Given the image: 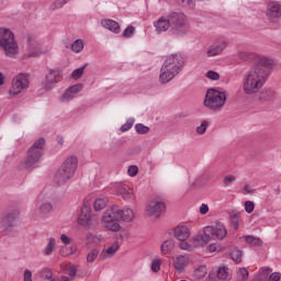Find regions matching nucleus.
Returning a JSON list of instances; mask_svg holds the SVG:
<instances>
[{"label": "nucleus", "instance_id": "nucleus-1", "mask_svg": "<svg viewBox=\"0 0 281 281\" xmlns=\"http://www.w3.org/2000/svg\"><path fill=\"white\" fill-rule=\"evenodd\" d=\"M271 59L267 57H260L258 59V64L244 76V93L251 95L252 93H258L265 87L267 78L271 74Z\"/></svg>", "mask_w": 281, "mask_h": 281}, {"label": "nucleus", "instance_id": "nucleus-2", "mask_svg": "<svg viewBox=\"0 0 281 281\" xmlns=\"http://www.w3.org/2000/svg\"><path fill=\"white\" fill-rule=\"evenodd\" d=\"M184 65L186 60L181 54H173L169 56L160 68L159 82L161 85H168L170 80H175V78L183 71Z\"/></svg>", "mask_w": 281, "mask_h": 281}, {"label": "nucleus", "instance_id": "nucleus-3", "mask_svg": "<svg viewBox=\"0 0 281 281\" xmlns=\"http://www.w3.org/2000/svg\"><path fill=\"white\" fill-rule=\"evenodd\" d=\"M227 236V228L221 224L205 226L203 228V234L194 235L191 238L193 247H204L211 240H223Z\"/></svg>", "mask_w": 281, "mask_h": 281}, {"label": "nucleus", "instance_id": "nucleus-4", "mask_svg": "<svg viewBox=\"0 0 281 281\" xmlns=\"http://www.w3.org/2000/svg\"><path fill=\"white\" fill-rule=\"evenodd\" d=\"M0 47L8 58H16L19 56V43L14 37L12 30L8 27H0Z\"/></svg>", "mask_w": 281, "mask_h": 281}, {"label": "nucleus", "instance_id": "nucleus-5", "mask_svg": "<svg viewBox=\"0 0 281 281\" xmlns=\"http://www.w3.org/2000/svg\"><path fill=\"white\" fill-rule=\"evenodd\" d=\"M44 146L45 138H38L27 150L26 159L23 162L26 170H34V168H37V164L41 161V157H43Z\"/></svg>", "mask_w": 281, "mask_h": 281}, {"label": "nucleus", "instance_id": "nucleus-6", "mask_svg": "<svg viewBox=\"0 0 281 281\" xmlns=\"http://www.w3.org/2000/svg\"><path fill=\"white\" fill-rule=\"evenodd\" d=\"M227 102V94L224 91L210 89L204 99V106L210 111H221Z\"/></svg>", "mask_w": 281, "mask_h": 281}, {"label": "nucleus", "instance_id": "nucleus-7", "mask_svg": "<svg viewBox=\"0 0 281 281\" xmlns=\"http://www.w3.org/2000/svg\"><path fill=\"white\" fill-rule=\"evenodd\" d=\"M120 206L114 205L108 209L102 215V223L110 232H120Z\"/></svg>", "mask_w": 281, "mask_h": 281}, {"label": "nucleus", "instance_id": "nucleus-8", "mask_svg": "<svg viewBox=\"0 0 281 281\" xmlns=\"http://www.w3.org/2000/svg\"><path fill=\"white\" fill-rule=\"evenodd\" d=\"M27 89H30V75H27L25 72H20L15 77H13V79L11 81V87L9 89V95H11V98H14V97L23 93V91H25Z\"/></svg>", "mask_w": 281, "mask_h": 281}, {"label": "nucleus", "instance_id": "nucleus-9", "mask_svg": "<svg viewBox=\"0 0 281 281\" xmlns=\"http://www.w3.org/2000/svg\"><path fill=\"white\" fill-rule=\"evenodd\" d=\"M171 34L173 36H186L190 32V23L183 14L173 13L171 14Z\"/></svg>", "mask_w": 281, "mask_h": 281}, {"label": "nucleus", "instance_id": "nucleus-10", "mask_svg": "<svg viewBox=\"0 0 281 281\" xmlns=\"http://www.w3.org/2000/svg\"><path fill=\"white\" fill-rule=\"evenodd\" d=\"M229 46V41L225 37L216 38L205 52L206 58H215V56H221L225 49Z\"/></svg>", "mask_w": 281, "mask_h": 281}, {"label": "nucleus", "instance_id": "nucleus-11", "mask_svg": "<svg viewBox=\"0 0 281 281\" xmlns=\"http://www.w3.org/2000/svg\"><path fill=\"white\" fill-rule=\"evenodd\" d=\"M153 25L155 27V33L158 35L168 32L169 27H172V14L160 16L158 20L154 21Z\"/></svg>", "mask_w": 281, "mask_h": 281}, {"label": "nucleus", "instance_id": "nucleus-12", "mask_svg": "<svg viewBox=\"0 0 281 281\" xmlns=\"http://www.w3.org/2000/svg\"><path fill=\"white\" fill-rule=\"evenodd\" d=\"M146 212L149 216L159 218L166 212V203L159 200H153L146 207Z\"/></svg>", "mask_w": 281, "mask_h": 281}, {"label": "nucleus", "instance_id": "nucleus-13", "mask_svg": "<svg viewBox=\"0 0 281 281\" xmlns=\"http://www.w3.org/2000/svg\"><path fill=\"white\" fill-rule=\"evenodd\" d=\"M82 91V85H75L70 86L65 90V92L59 95L58 100L61 104H67L68 102H71L74 98H77L78 93Z\"/></svg>", "mask_w": 281, "mask_h": 281}, {"label": "nucleus", "instance_id": "nucleus-14", "mask_svg": "<svg viewBox=\"0 0 281 281\" xmlns=\"http://www.w3.org/2000/svg\"><path fill=\"white\" fill-rule=\"evenodd\" d=\"M188 265H190V255L183 254L172 257V267L177 273H183L188 269Z\"/></svg>", "mask_w": 281, "mask_h": 281}, {"label": "nucleus", "instance_id": "nucleus-15", "mask_svg": "<svg viewBox=\"0 0 281 281\" xmlns=\"http://www.w3.org/2000/svg\"><path fill=\"white\" fill-rule=\"evenodd\" d=\"M46 50L43 49V44L36 37H29V58H35L36 56H43Z\"/></svg>", "mask_w": 281, "mask_h": 281}, {"label": "nucleus", "instance_id": "nucleus-16", "mask_svg": "<svg viewBox=\"0 0 281 281\" xmlns=\"http://www.w3.org/2000/svg\"><path fill=\"white\" fill-rule=\"evenodd\" d=\"M266 16L271 23H276L281 16V3L278 1L269 2L266 10Z\"/></svg>", "mask_w": 281, "mask_h": 281}, {"label": "nucleus", "instance_id": "nucleus-17", "mask_svg": "<svg viewBox=\"0 0 281 281\" xmlns=\"http://www.w3.org/2000/svg\"><path fill=\"white\" fill-rule=\"evenodd\" d=\"M60 80H63V71L58 69H49L44 81V87L49 90L54 85H58Z\"/></svg>", "mask_w": 281, "mask_h": 281}, {"label": "nucleus", "instance_id": "nucleus-18", "mask_svg": "<svg viewBox=\"0 0 281 281\" xmlns=\"http://www.w3.org/2000/svg\"><path fill=\"white\" fill-rule=\"evenodd\" d=\"M113 188L115 194H117V196H122L124 201L133 200V189H131L128 186L124 183H115Z\"/></svg>", "mask_w": 281, "mask_h": 281}, {"label": "nucleus", "instance_id": "nucleus-19", "mask_svg": "<svg viewBox=\"0 0 281 281\" xmlns=\"http://www.w3.org/2000/svg\"><path fill=\"white\" fill-rule=\"evenodd\" d=\"M78 223L82 227H89L91 225V206L83 205L78 216Z\"/></svg>", "mask_w": 281, "mask_h": 281}, {"label": "nucleus", "instance_id": "nucleus-20", "mask_svg": "<svg viewBox=\"0 0 281 281\" xmlns=\"http://www.w3.org/2000/svg\"><path fill=\"white\" fill-rule=\"evenodd\" d=\"M74 173L69 172L66 168L60 167L56 175H55V181L57 182V186H65L69 179H72Z\"/></svg>", "mask_w": 281, "mask_h": 281}, {"label": "nucleus", "instance_id": "nucleus-21", "mask_svg": "<svg viewBox=\"0 0 281 281\" xmlns=\"http://www.w3.org/2000/svg\"><path fill=\"white\" fill-rule=\"evenodd\" d=\"M191 234L190 227L186 225H179L173 228V236L177 240H188Z\"/></svg>", "mask_w": 281, "mask_h": 281}, {"label": "nucleus", "instance_id": "nucleus-22", "mask_svg": "<svg viewBox=\"0 0 281 281\" xmlns=\"http://www.w3.org/2000/svg\"><path fill=\"white\" fill-rule=\"evenodd\" d=\"M101 25L104 27V30H109V32H112V34H120L122 32V29L120 27V23L112 19H103L101 20Z\"/></svg>", "mask_w": 281, "mask_h": 281}, {"label": "nucleus", "instance_id": "nucleus-23", "mask_svg": "<svg viewBox=\"0 0 281 281\" xmlns=\"http://www.w3.org/2000/svg\"><path fill=\"white\" fill-rule=\"evenodd\" d=\"M61 168H65L68 172L76 175V170L78 168V157L69 156L61 164Z\"/></svg>", "mask_w": 281, "mask_h": 281}, {"label": "nucleus", "instance_id": "nucleus-24", "mask_svg": "<svg viewBox=\"0 0 281 281\" xmlns=\"http://www.w3.org/2000/svg\"><path fill=\"white\" fill-rule=\"evenodd\" d=\"M135 220V212H133V209L125 207L121 210L119 207V221H123V223H133Z\"/></svg>", "mask_w": 281, "mask_h": 281}, {"label": "nucleus", "instance_id": "nucleus-25", "mask_svg": "<svg viewBox=\"0 0 281 281\" xmlns=\"http://www.w3.org/2000/svg\"><path fill=\"white\" fill-rule=\"evenodd\" d=\"M119 249H120V245L113 244L112 246L103 249L100 252L99 259L100 260H109V258H113L115 256V254L117 252Z\"/></svg>", "mask_w": 281, "mask_h": 281}, {"label": "nucleus", "instance_id": "nucleus-26", "mask_svg": "<svg viewBox=\"0 0 281 281\" xmlns=\"http://www.w3.org/2000/svg\"><path fill=\"white\" fill-rule=\"evenodd\" d=\"M41 195L37 198V210L40 212V214H49V212H52V210H54V205L52 204V202H44L41 203Z\"/></svg>", "mask_w": 281, "mask_h": 281}, {"label": "nucleus", "instance_id": "nucleus-27", "mask_svg": "<svg viewBox=\"0 0 281 281\" xmlns=\"http://www.w3.org/2000/svg\"><path fill=\"white\" fill-rule=\"evenodd\" d=\"M16 218H19V211H13L4 216L2 223L5 227H12Z\"/></svg>", "mask_w": 281, "mask_h": 281}, {"label": "nucleus", "instance_id": "nucleus-28", "mask_svg": "<svg viewBox=\"0 0 281 281\" xmlns=\"http://www.w3.org/2000/svg\"><path fill=\"white\" fill-rule=\"evenodd\" d=\"M56 251V238L49 237L43 250L44 256H52Z\"/></svg>", "mask_w": 281, "mask_h": 281}, {"label": "nucleus", "instance_id": "nucleus-29", "mask_svg": "<svg viewBox=\"0 0 281 281\" xmlns=\"http://www.w3.org/2000/svg\"><path fill=\"white\" fill-rule=\"evenodd\" d=\"M74 254H76V245L74 244L61 246L59 248V256L63 258H67V256H71Z\"/></svg>", "mask_w": 281, "mask_h": 281}, {"label": "nucleus", "instance_id": "nucleus-30", "mask_svg": "<svg viewBox=\"0 0 281 281\" xmlns=\"http://www.w3.org/2000/svg\"><path fill=\"white\" fill-rule=\"evenodd\" d=\"M240 238H244V240H246V243L250 245V247H260V245H262V239H260L259 237L246 235Z\"/></svg>", "mask_w": 281, "mask_h": 281}, {"label": "nucleus", "instance_id": "nucleus-31", "mask_svg": "<svg viewBox=\"0 0 281 281\" xmlns=\"http://www.w3.org/2000/svg\"><path fill=\"white\" fill-rule=\"evenodd\" d=\"M229 218L233 223L234 229H238L240 227V212L238 211H231Z\"/></svg>", "mask_w": 281, "mask_h": 281}, {"label": "nucleus", "instance_id": "nucleus-32", "mask_svg": "<svg viewBox=\"0 0 281 281\" xmlns=\"http://www.w3.org/2000/svg\"><path fill=\"white\" fill-rule=\"evenodd\" d=\"M161 254H170L175 249V239H167L162 243L161 247Z\"/></svg>", "mask_w": 281, "mask_h": 281}, {"label": "nucleus", "instance_id": "nucleus-33", "mask_svg": "<svg viewBox=\"0 0 281 281\" xmlns=\"http://www.w3.org/2000/svg\"><path fill=\"white\" fill-rule=\"evenodd\" d=\"M98 256L100 257V250L98 248H93L92 250H90L86 258L88 265H93V262L98 260Z\"/></svg>", "mask_w": 281, "mask_h": 281}, {"label": "nucleus", "instance_id": "nucleus-34", "mask_svg": "<svg viewBox=\"0 0 281 281\" xmlns=\"http://www.w3.org/2000/svg\"><path fill=\"white\" fill-rule=\"evenodd\" d=\"M106 203H109V199L106 198H99L94 201V210L95 212H100L106 207Z\"/></svg>", "mask_w": 281, "mask_h": 281}, {"label": "nucleus", "instance_id": "nucleus-35", "mask_svg": "<svg viewBox=\"0 0 281 281\" xmlns=\"http://www.w3.org/2000/svg\"><path fill=\"white\" fill-rule=\"evenodd\" d=\"M71 49L75 54H80L85 49V42L82 40H76L71 45Z\"/></svg>", "mask_w": 281, "mask_h": 281}, {"label": "nucleus", "instance_id": "nucleus-36", "mask_svg": "<svg viewBox=\"0 0 281 281\" xmlns=\"http://www.w3.org/2000/svg\"><path fill=\"white\" fill-rule=\"evenodd\" d=\"M87 240L88 243H92L93 245H102V240H104V238L102 237V235L88 234Z\"/></svg>", "mask_w": 281, "mask_h": 281}, {"label": "nucleus", "instance_id": "nucleus-37", "mask_svg": "<svg viewBox=\"0 0 281 281\" xmlns=\"http://www.w3.org/2000/svg\"><path fill=\"white\" fill-rule=\"evenodd\" d=\"M218 280H227L229 278V269L225 266H222L217 269Z\"/></svg>", "mask_w": 281, "mask_h": 281}, {"label": "nucleus", "instance_id": "nucleus-38", "mask_svg": "<svg viewBox=\"0 0 281 281\" xmlns=\"http://www.w3.org/2000/svg\"><path fill=\"white\" fill-rule=\"evenodd\" d=\"M249 278V271L246 268H239L237 270L236 280L237 281H247Z\"/></svg>", "mask_w": 281, "mask_h": 281}, {"label": "nucleus", "instance_id": "nucleus-39", "mask_svg": "<svg viewBox=\"0 0 281 281\" xmlns=\"http://www.w3.org/2000/svg\"><path fill=\"white\" fill-rule=\"evenodd\" d=\"M85 69H87V64L75 69L72 72H71V78L74 80H78L80 78H82V74H85Z\"/></svg>", "mask_w": 281, "mask_h": 281}, {"label": "nucleus", "instance_id": "nucleus-40", "mask_svg": "<svg viewBox=\"0 0 281 281\" xmlns=\"http://www.w3.org/2000/svg\"><path fill=\"white\" fill-rule=\"evenodd\" d=\"M231 258L236 262V265L243 262V251L238 249L232 250Z\"/></svg>", "mask_w": 281, "mask_h": 281}, {"label": "nucleus", "instance_id": "nucleus-41", "mask_svg": "<svg viewBox=\"0 0 281 281\" xmlns=\"http://www.w3.org/2000/svg\"><path fill=\"white\" fill-rule=\"evenodd\" d=\"M179 248L182 249V251H193L194 245L187 241V239L180 240Z\"/></svg>", "mask_w": 281, "mask_h": 281}, {"label": "nucleus", "instance_id": "nucleus-42", "mask_svg": "<svg viewBox=\"0 0 281 281\" xmlns=\"http://www.w3.org/2000/svg\"><path fill=\"white\" fill-rule=\"evenodd\" d=\"M133 124H135V119L130 117L120 128L121 133H126V131H131L133 128Z\"/></svg>", "mask_w": 281, "mask_h": 281}, {"label": "nucleus", "instance_id": "nucleus-43", "mask_svg": "<svg viewBox=\"0 0 281 281\" xmlns=\"http://www.w3.org/2000/svg\"><path fill=\"white\" fill-rule=\"evenodd\" d=\"M207 126H210V122L202 121L201 124L196 127L195 132L198 135H205V132L207 131Z\"/></svg>", "mask_w": 281, "mask_h": 281}, {"label": "nucleus", "instance_id": "nucleus-44", "mask_svg": "<svg viewBox=\"0 0 281 281\" xmlns=\"http://www.w3.org/2000/svg\"><path fill=\"white\" fill-rule=\"evenodd\" d=\"M135 131H136V133H138V135H146L150 131V127H148L142 123H137L135 125Z\"/></svg>", "mask_w": 281, "mask_h": 281}, {"label": "nucleus", "instance_id": "nucleus-45", "mask_svg": "<svg viewBox=\"0 0 281 281\" xmlns=\"http://www.w3.org/2000/svg\"><path fill=\"white\" fill-rule=\"evenodd\" d=\"M207 274V268L205 266H200L194 270L195 278H205Z\"/></svg>", "mask_w": 281, "mask_h": 281}, {"label": "nucleus", "instance_id": "nucleus-46", "mask_svg": "<svg viewBox=\"0 0 281 281\" xmlns=\"http://www.w3.org/2000/svg\"><path fill=\"white\" fill-rule=\"evenodd\" d=\"M205 78H207V80H213V81L221 80V74L214 70H209L205 74Z\"/></svg>", "mask_w": 281, "mask_h": 281}, {"label": "nucleus", "instance_id": "nucleus-47", "mask_svg": "<svg viewBox=\"0 0 281 281\" xmlns=\"http://www.w3.org/2000/svg\"><path fill=\"white\" fill-rule=\"evenodd\" d=\"M238 58H240V60H251V58H254V54L248 53L246 50H239L237 53Z\"/></svg>", "mask_w": 281, "mask_h": 281}, {"label": "nucleus", "instance_id": "nucleus-48", "mask_svg": "<svg viewBox=\"0 0 281 281\" xmlns=\"http://www.w3.org/2000/svg\"><path fill=\"white\" fill-rule=\"evenodd\" d=\"M161 262H164V260H161V259H155V260H153V262H151V271H153L154 273H158V271H160V269H161Z\"/></svg>", "mask_w": 281, "mask_h": 281}, {"label": "nucleus", "instance_id": "nucleus-49", "mask_svg": "<svg viewBox=\"0 0 281 281\" xmlns=\"http://www.w3.org/2000/svg\"><path fill=\"white\" fill-rule=\"evenodd\" d=\"M67 1L69 0H56L55 2H53L49 7L50 10H60V8H63V5H65L67 3Z\"/></svg>", "mask_w": 281, "mask_h": 281}, {"label": "nucleus", "instance_id": "nucleus-50", "mask_svg": "<svg viewBox=\"0 0 281 281\" xmlns=\"http://www.w3.org/2000/svg\"><path fill=\"white\" fill-rule=\"evenodd\" d=\"M134 35H135L134 26H127L123 32V38H133Z\"/></svg>", "mask_w": 281, "mask_h": 281}, {"label": "nucleus", "instance_id": "nucleus-51", "mask_svg": "<svg viewBox=\"0 0 281 281\" xmlns=\"http://www.w3.org/2000/svg\"><path fill=\"white\" fill-rule=\"evenodd\" d=\"M233 183H236V176L227 175L226 177H224V186L226 188H229V186H233Z\"/></svg>", "mask_w": 281, "mask_h": 281}, {"label": "nucleus", "instance_id": "nucleus-52", "mask_svg": "<svg viewBox=\"0 0 281 281\" xmlns=\"http://www.w3.org/2000/svg\"><path fill=\"white\" fill-rule=\"evenodd\" d=\"M254 210H256V204H254L252 201H246L245 202V212H247V214H251V212H254Z\"/></svg>", "mask_w": 281, "mask_h": 281}, {"label": "nucleus", "instance_id": "nucleus-53", "mask_svg": "<svg viewBox=\"0 0 281 281\" xmlns=\"http://www.w3.org/2000/svg\"><path fill=\"white\" fill-rule=\"evenodd\" d=\"M137 172H139V169L135 165L130 166L127 169V175L130 177H137Z\"/></svg>", "mask_w": 281, "mask_h": 281}, {"label": "nucleus", "instance_id": "nucleus-54", "mask_svg": "<svg viewBox=\"0 0 281 281\" xmlns=\"http://www.w3.org/2000/svg\"><path fill=\"white\" fill-rule=\"evenodd\" d=\"M60 240L64 246L72 245L71 238H69V236H67L66 234L60 235Z\"/></svg>", "mask_w": 281, "mask_h": 281}, {"label": "nucleus", "instance_id": "nucleus-55", "mask_svg": "<svg viewBox=\"0 0 281 281\" xmlns=\"http://www.w3.org/2000/svg\"><path fill=\"white\" fill-rule=\"evenodd\" d=\"M67 271H68V276H70V278H74L76 277L78 269L76 268L75 265H71L68 267Z\"/></svg>", "mask_w": 281, "mask_h": 281}, {"label": "nucleus", "instance_id": "nucleus-56", "mask_svg": "<svg viewBox=\"0 0 281 281\" xmlns=\"http://www.w3.org/2000/svg\"><path fill=\"white\" fill-rule=\"evenodd\" d=\"M200 214L205 215L210 212V206L205 203L201 204L200 210H199Z\"/></svg>", "mask_w": 281, "mask_h": 281}, {"label": "nucleus", "instance_id": "nucleus-57", "mask_svg": "<svg viewBox=\"0 0 281 281\" xmlns=\"http://www.w3.org/2000/svg\"><path fill=\"white\" fill-rule=\"evenodd\" d=\"M182 3V5H186L187 8H194V0H178Z\"/></svg>", "mask_w": 281, "mask_h": 281}, {"label": "nucleus", "instance_id": "nucleus-58", "mask_svg": "<svg viewBox=\"0 0 281 281\" xmlns=\"http://www.w3.org/2000/svg\"><path fill=\"white\" fill-rule=\"evenodd\" d=\"M23 281H32V271H30L29 269L24 270Z\"/></svg>", "mask_w": 281, "mask_h": 281}, {"label": "nucleus", "instance_id": "nucleus-59", "mask_svg": "<svg viewBox=\"0 0 281 281\" xmlns=\"http://www.w3.org/2000/svg\"><path fill=\"white\" fill-rule=\"evenodd\" d=\"M269 281H280V273L273 272L272 274H270Z\"/></svg>", "mask_w": 281, "mask_h": 281}, {"label": "nucleus", "instance_id": "nucleus-60", "mask_svg": "<svg viewBox=\"0 0 281 281\" xmlns=\"http://www.w3.org/2000/svg\"><path fill=\"white\" fill-rule=\"evenodd\" d=\"M267 93H268V95L263 97V100H273L276 93L271 90H269Z\"/></svg>", "mask_w": 281, "mask_h": 281}, {"label": "nucleus", "instance_id": "nucleus-61", "mask_svg": "<svg viewBox=\"0 0 281 281\" xmlns=\"http://www.w3.org/2000/svg\"><path fill=\"white\" fill-rule=\"evenodd\" d=\"M5 85V75L0 71V87H3Z\"/></svg>", "mask_w": 281, "mask_h": 281}, {"label": "nucleus", "instance_id": "nucleus-62", "mask_svg": "<svg viewBox=\"0 0 281 281\" xmlns=\"http://www.w3.org/2000/svg\"><path fill=\"white\" fill-rule=\"evenodd\" d=\"M207 249L211 254H214V251H216L217 249L216 244L209 245Z\"/></svg>", "mask_w": 281, "mask_h": 281}, {"label": "nucleus", "instance_id": "nucleus-63", "mask_svg": "<svg viewBox=\"0 0 281 281\" xmlns=\"http://www.w3.org/2000/svg\"><path fill=\"white\" fill-rule=\"evenodd\" d=\"M59 281H69V277L63 276V277H60Z\"/></svg>", "mask_w": 281, "mask_h": 281}, {"label": "nucleus", "instance_id": "nucleus-64", "mask_svg": "<svg viewBox=\"0 0 281 281\" xmlns=\"http://www.w3.org/2000/svg\"><path fill=\"white\" fill-rule=\"evenodd\" d=\"M245 191H246V192H249V186H246V187H245Z\"/></svg>", "mask_w": 281, "mask_h": 281}]
</instances>
